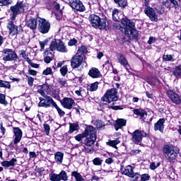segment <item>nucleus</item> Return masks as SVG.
Returning <instances> with one entry per match:
<instances>
[{
	"label": "nucleus",
	"mask_w": 181,
	"mask_h": 181,
	"mask_svg": "<svg viewBox=\"0 0 181 181\" xmlns=\"http://www.w3.org/2000/svg\"><path fill=\"white\" fill-rule=\"evenodd\" d=\"M83 138H86L85 140V152L86 153H94V142L97 139V134H95V128L93 126L86 127L83 134H79L75 136L76 141L80 142Z\"/></svg>",
	"instance_id": "f257e3e1"
},
{
	"label": "nucleus",
	"mask_w": 181,
	"mask_h": 181,
	"mask_svg": "<svg viewBox=\"0 0 181 181\" xmlns=\"http://www.w3.org/2000/svg\"><path fill=\"white\" fill-rule=\"evenodd\" d=\"M122 25H124V35L129 39H136L138 37V31L135 28V23L131 20L125 18L122 20Z\"/></svg>",
	"instance_id": "f03ea898"
},
{
	"label": "nucleus",
	"mask_w": 181,
	"mask_h": 181,
	"mask_svg": "<svg viewBox=\"0 0 181 181\" xmlns=\"http://www.w3.org/2000/svg\"><path fill=\"white\" fill-rule=\"evenodd\" d=\"M163 152L168 160L170 163H173L176 160V158H177L180 150L179 148L175 147V146L172 144H166L163 148Z\"/></svg>",
	"instance_id": "7ed1b4c3"
},
{
	"label": "nucleus",
	"mask_w": 181,
	"mask_h": 181,
	"mask_svg": "<svg viewBox=\"0 0 181 181\" xmlns=\"http://www.w3.org/2000/svg\"><path fill=\"white\" fill-rule=\"evenodd\" d=\"M89 22H90L91 26L95 28V29L104 30L107 28V21L104 13H102L100 16L91 14L89 16Z\"/></svg>",
	"instance_id": "20e7f679"
},
{
	"label": "nucleus",
	"mask_w": 181,
	"mask_h": 181,
	"mask_svg": "<svg viewBox=\"0 0 181 181\" xmlns=\"http://www.w3.org/2000/svg\"><path fill=\"white\" fill-rule=\"evenodd\" d=\"M49 49L51 52H54V50H57L60 53H67L69 52V49H67V47L64 42L59 39H53L52 40L49 45Z\"/></svg>",
	"instance_id": "39448f33"
},
{
	"label": "nucleus",
	"mask_w": 181,
	"mask_h": 181,
	"mask_svg": "<svg viewBox=\"0 0 181 181\" xmlns=\"http://www.w3.org/2000/svg\"><path fill=\"white\" fill-rule=\"evenodd\" d=\"M40 95L42 97L39 98L40 103H38V107H44V108H49V107H54L56 105V102L53 98L49 95H47L46 93L40 91Z\"/></svg>",
	"instance_id": "423d86ee"
},
{
	"label": "nucleus",
	"mask_w": 181,
	"mask_h": 181,
	"mask_svg": "<svg viewBox=\"0 0 181 181\" xmlns=\"http://www.w3.org/2000/svg\"><path fill=\"white\" fill-rule=\"evenodd\" d=\"M4 62H18V54L12 49L5 48L3 49Z\"/></svg>",
	"instance_id": "0eeeda50"
},
{
	"label": "nucleus",
	"mask_w": 181,
	"mask_h": 181,
	"mask_svg": "<svg viewBox=\"0 0 181 181\" xmlns=\"http://www.w3.org/2000/svg\"><path fill=\"white\" fill-rule=\"evenodd\" d=\"M117 93L118 90L116 88H112L107 90L102 98L103 101L108 103H112V101H117L118 100Z\"/></svg>",
	"instance_id": "6e6552de"
},
{
	"label": "nucleus",
	"mask_w": 181,
	"mask_h": 181,
	"mask_svg": "<svg viewBox=\"0 0 181 181\" xmlns=\"http://www.w3.org/2000/svg\"><path fill=\"white\" fill-rule=\"evenodd\" d=\"M23 8H25V4H23V1H18L15 6L10 7V10L12 12L11 21H15V19H16V16H18L21 12H23Z\"/></svg>",
	"instance_id": "1a4fd4ad"
},
{
	"label": "nucleus",
	"mask_w": 181,
	"mask_h": 181,
	"mask_svg": "<svg viewBox=\"0 0 181 181\" xmlns=\"http://www.w3.org/2000/svg\"><path fill=\"white\" fill-rule=\"evenodd\" d=\"M129 134L132 135V141L134 144H139V142L142 141V138H144V136H148V133L139 129L135 130L133 133L129 132Z\"/></svg>",
	"instance_id": "9d476101"
},
{
	"label": "nucleus",
	"mask_w": 181,
	"mask_h": 181,
	"mask_svg": "<svg viewBox=\"0 0 181 181\" xmlns=\"http://www.w3.org/2000/svg\"><path fill=\"white\" fill-rule=\"evenodd\" d=\"M49 180L51 181H68L69 176L67 175V173L64 170H62L60 173L57 174L54 173H49Z\"/></svg>",
	"instance_id": "9b49d317"
},
{
	"label": "nucleus",
	"mask_w": 181,
	"mask_h": 181,
	"mask_svg": "<svg viewBox=\"0 0 181 181\" xmlns=\"http://www.w3.org/2000/svg\"><path fill=\"white\" fill-rule=\"evenodd\" d=\"M38 30L41 33H49L50 23L46 19L38 18Z\"/></svg>",
	"instance_id": "f8f14e48"
},
{
	"label": "nucleus",
	"mask_w": 181,
	"mask_h": 181,
	"mask_svg": "<svg viewBox=\"0 0 181 181\" xmlns=\"http://www.w3.org/2000/svg\"><path fill=\"white\" fill-rule=\"evenodd\" d=\"M84 63V56L76 54L71 59V69H78Z\"/></svg>",
	"instance_id": "ddd939ff"
},
{
	"label": "nucleus",
	"mask_w": 181,
	"mask_h": 181,
	"mask_svg": "<svg viewBox=\"0 0 181 181\" xmlns=\"http://www.w3.org/2000/svg\"><path fill=\"white\" fill-rule=\"evenodd\" d=\"M166 95L168 98L173 103V104H176L177 105H179V104L181 103V99H180V95L179 94L176 93L173 90H168L166 91Z\"/></svg>",
	"instance_id": "4468645a"
},
{
	"label": "nucleus",
	"mask_w": 181,
	"mask_h": 181,
	"mask_svg": "<svg viewBox=\"0 0 181 181\" xmlns=\"http://www.w3.org/2000/svg\"><path fill=\"white\" fill-rule=\"evenodd\" d=\"M13 145H18V144H19L22 139V136L23 135V133L19 127H13Z\"/></svg>",
	"instance_id": "2eb2a0df"
},
{
	"label": "nucleus",
	"mask_w": 181,
	"mask_h": 181,
	"mask_svg": "<svg viewBox=\"0 0 181 181\" xmlns=\"http://www.w3.org/2000/svg\"><path fill=\"white\" fill-rule=\"evenodd\" d=\"M144 13H146V16L149 18L151 22H158V14H156V11H155L153 8H145Z\"/></svg>",
	"instance_id": "dca6fc26"
},
{
	"label": "nucleus",
	"mask_w": 181,
	"mask_h": 181,
	"mask_svg": "<svg viewBox=\"0 0 181 181\" xmlns=\"http://www.w3.org/2000/svg\"><path fill=\"white\" fill-rule=\"evenodd\" d=\"M60 103L64 108H66V110H71L74 104H76V102H74L73 98L66 97L60 100Z\"/></svg>",
	"instance_id": "f3484780"
},
{
	"label": "nucleus",
	"mask_w": 181,
	"mask_h": 181,
	"mask_svg": "<svg viewBox=\"0 0 181 181\" xmlns=\"http://www.w3.org/2000/svg\"><path fill=\"white\" fill-rule=\"evenodd\" d=\"M70 6L75 9L76 11H78L79 12H84L86 11V6L83 4V2L78 0H75L69 3Z\"/></svg>",
	"instance_id": "a211bd4d"
},
{
	"label": "nucleus",
	"mask_w": 181,
	"mask_h": 181,
	"mask_svg": "<svg viewBox=\"0 0 181 181\" xmlns=\"http://www.w3.org/2000/svg\"><path fill=\"white\" fill-rule=\"evenodd\" d=\"M117 59L119 62V63H120V64H122V66L123 67H124L126 69V70H127V71L129 70V64H128V60H127V58H125V57L121 54L119 53L117 56Z\"/></svg>",
	"instance_id": "6ab92c4d"
},
{
	"label": "nucleus",
	"mask_w": 181,
	"mask_h": 181,
	"mask_svg": "<svg viewBox=\"0 0 181 181\" xmlns=\"http://www.w3.org/2000/svg\"><path fill=\"white\" fill-rule=\"evenodd\" d=\"M165 129V119L161 118L154 124V131H159L161 134H163Z\"/></svg>",
	"instance_id": "aec40b11"
},
{
	"label": "nucleus",
	"mask_w": 181,
	"mask_h": 181,
	"mask_svg": "<svg viewBox=\"0 0 181 181\" xmlns=\"http://www.w3.org/2000/svg\"><path fill=\"white\" fill-rule=\"evenodd\" d=\"M13 21L14 20H11L7 25V28L9 30L11 36H15V35H18V26L13 24Z\"/></svg>",
	"instance_id": "412c9836"
},
{
	"label": "nucleus",
	"mask_w": 181,
	"mask_h": 181,
	"mask_svg": "<svg viewBox=\"0 0 181 181\" xmlns=\"http://www.w3.org/2000/svg\"><path fill=\"white\" fill-rule=\"evenodd\" d=\"M127 125V120L124 119H117L115 121V131H118V129H121L122 127H125Z\"/></svg>",
	"instance_id": "4be33fe9"
},
{
	"label": "nucleus",
	"mask_w": 181,
	"mask_h": 181,
	"mask_svg": "<svg viewBox=\"0 0 181 181\" xmlns=\"http://www.w3.org/2000/svg\"><path fill=\"white\" fill-rule=\"evenodd\" d=\"M37 22H39V18H31L27 22V26L32 30H35L37 28Z\"/></svg>",
	"instance_id": "5701e85b"
},
{
	"label": "nucleus",
	"mask_w": 181,
	"mask_h": 181,
	"mask_svg": "<svg viewBox=\"0 0 181 181\" xmlns=\"http://www.w3.org/2000/svg\"><path fill=\"white\" fill-rule=\"evenodd\" d=\"M63 158H64V153L62 152L58 151L54 153V160L58 165L63 163Z\"/></svg>",
	"instance_id": "b1692460"
},
{
	"label": "nucleus",
	"mask_w": 181,
	"mask_h": 181,
	"mask_svg": "<svg viewBox=\"0 0 181 181\" xmlns=\"http://www.w3.org/2000/svg\"><path fill=\"white\" fill-rule=\"evenodd\" d=\"M16 162H18V160L16 158H12L10 161L5 160L1 163V165L4 168H13L15 165H16Z\"/></svg>",
	"instance_id": "393cba45"
},
{
	"label": "nucleus",
	"mask_w": 181,
	"mask_h": 181,
	"mask_svg": "<svg viewBox=\"0 0 181 181\" xmlns=\"http://www.w3.org/2000/svg\"><path fill=\"white\" fill-rule=\"evenodd\" d=\"M133 111H134V114H135L136 115H139L140 118L143 119V121L148 116V113H146V111L144 110L136 109V110H134Z\"/></svg>",
	"instance_id": "a878e982"
},
{
	"label": "nucleus",
	"mask_w": 181,
	"mask_h": 181,
	"mask_svg": "<svg viewBox=\"0 0 181 181\" xmlns=\"http://www.w3.org/2000/svg\"><path fill=\"white\" fill-rule=\"evenodd\" d=\"M88 74L93 78H98V77L101 76V73H100V70H98V69L97 68H92L89 71Z\"/></svg>",
	"instance_id": "bb28decb"
},
{
	"label": "nucleus",
	"mask_w": 181,
	"mask_h": 181,
	"mask_svg": "<svg viewBox=\"0 0 181 181\" xmlns=\"http://www.w3.org/2000/svg\"><path fill=\"white\" fill-rule=\"evenodd\" d=\"M122 173L123 175L130 177V176H132V173H134V168L131 165H127L124 169L122 168Z\"/></svg>",
	"instance_id": "cd10ccee"
},
{
	"label": "nucleus",
	"mask_w": 181,
	"mask_h": 181,
	"mask_svg": "<svg viewBox=\"0 0 181 181\" xmlns=\"http://www.w3.org/2000/svg\"><path fill=\"white\" fill-rule=\"evenodd\" d=\"M40 91H42V93L45 92L47 93V94H50L52 91V86L49 84H43L42 86V88L38 90L39 94H40Z\"/></svg>",
	"instance_id": "c85d7f7f"
},
{
	"label": "nucleus",
	"mask_w": 181,
	"mask_h": 181,
	"mask_svg": "<svg viewBox=\"0 0 181 181\" xmlns=\"http://www.w3.org/2000/svg\"><path fill=\"white\" fill-rule=\"evenodd\" d=\"M71 176L72 177H74L76 181H84V178L83 177V175L80 174V173L77 171H73L71 174Z\"/></svg>",
	"instance_id": "c756f323"
},
{
	"label": "nucleus",
	"mask_w": 181,
	"mask_h": 181,
	"mask_svg": "<svg viewBox=\"0 0 181 181\" xmlns=\"http://www.w3.org/2000/svg\"><path fill=\"white\" fill-rule=\"evenodd\" d=\"M75 93L76 95H78L82 98L87 97V92L86 91V89L83 88H80L78 90H75Z\"/></svg>",
	"instance_id": "7c9ffc66"
},
{
	"label": "nucleus",
	"mask_w": 181,
	"mask_h": 181,
	"mask_svg": "<svg viewBox=\"0 0 181 181\" xmlns=\"http://www.w3.org/2000/svg\"><path fill=\"white\" fill-rule=\"evenodd\" d=\"M87 53V47L84 45L81 46V47L78 48L76 54H78L79 56H83Z\"/></svg>",
	"instance_id": "2f4dec72"
},
{
	"label": "nucleus",
	"mask_w": 181,
	"mask_h": 181,
	"mask_svg": "<svg viewBox=\"0 0 181 181\" xmlns=\"http://www.w3.org/2000/svg\"><path fill=\"white\" fill-rule=\"evenodd\" d=\"M119 13V11L117 8L113 9L112 11V19L115 21V22H119V16H118Z\"/></svg>",
	"instance_id": "473e14b6"
},
{
	"label": "nucleus",
	"mask_w": 181,
	"mask_h": 181,
	"mask_svg": "<svg viewBox=\"0 0 181 181\" xmlns=\"http://www.w3.org/2000/svg\"><path fill=\"white\" fill-rule=\"evenodd\" d=\"M115 3L117 4L120 8H127L128 6L127 0H114Z\"/></svg>",
	"instance_id": "72a5a7b5"
},
{
	"label": "nucleus",
	"mask_w": 181,
	"mask_h": 181,
	"mask_svg": "<svg viewBox=\"0 0 181 181\" xmlns=\"http://www.w3.org/2000/svg\"><path fill=\"white\" fill-rule=\"evenodd\" d=\"M119 139H117L115 140H110L106 143V145H108L109 146H112V148H117V146L118 144H119Z\"/></svg>",
	"instance_id": "f704fd0d"
},
{
	"label": "nucleus",
	"mask_w": 181,
	"mask_h": 181,
	"mask_svg": "<svg viewBox=\"0 0 181 181\" xmlns=\"http://www.w3.org/2000/svg\"><path fill=\"white\" fill-rule=\"evenodd\" d=\"M174 76L175 77H180L181 76V65L176 66L174 71H173Z\"/></svg>",
	"instance_id": "c9c22d12"
},
{
	"label": "nucleus",
	"mask_w": 181,
	"mask_h": 181,
	"mask_svg": "<svg viewBox=\"0 0 181 181\" xmlns=\"http://www.w3.org/2000/svg\"><path fill=\"white\" fill-rule=\"evenodd\" d=\"M0 87L4 88H11V83L6 81L0 80Z\"/></svg>",
	"instance_id": "e433bc0d"
},
{
	"label": "nucleus",
	"mask_w": 181,
	"mask_h": 181,
	"mask_svg": "<svg viewBox=\"0 0 181 181\" xmlns=\"http://www.w3.org/2000/svg\"><path fill=\"white\" fill-rule=\"evenodd\" d=\"M98 89V82H95L91 83L90 87L88 88L89 91H97Z\"/></svg>",
	"instance_id": "4c0bfd02"
},
{
	"label": "nucleus",
	"mask_w": 181,
	"mask_h": 181,
	"mask_svg": "<svg viewBox=\"0 0 181 181\" xmlns=\"http://www.w3.org/2000/svg\"><path fill=\"white\" fill-rule=\"evenodd\" d=\"M77 129H78V124L76 123L69 124V132L71 134H72V132H74V131H77Z\"/></svg>",
	"instance_id": "58836bf2"
},
{
	"label": "nucleus",
	"mask_w": 181,
	"mask_h": 181,
	"mask_svg": "<svg viewBox=\"0 0 181 181\" xmlns=\"http://www.w3.org/2000/svg\"><path fill=\"white\" fill-rule=\"evenodd\" d=\"M0 104L8 105V101H6V96L2 93H0Z\"/></svg>",
	"instance_id": "ea45409f"
},
{
	"label": "nucleus",
	"mask_w": 181,
	"mask_h": 181,
	"mask_svg": "<svg viewBox=\"0 0 181 181\" xmlns=\"http://www.w3.org/2000/svg\"><path fill=\"white\" fill-rule=\"evenodd\" d=\"M163 59L165 62H175V59L170 54H166L163 56Z\"/></svg>",
	"instance_id": "a19ab883"
},
{
	"label": "nucleus",
	"mask_w": 181,
	"mask_h": 181,
	"mask_svg": "<svg viewBox=\"0 0 181 181\" xmlns=\"http://www.w3.org/2000/svg\"><path fill=\"white\" fill-rule=\"evenodd\" d=\"M94 125L98 129H102V128H104V123H103L101 120H97L95 122Z\"/></svg>",
	"instance_id": "79ce46f5"
},
{
	"label": "nucleus",
	"mask_w": 181,
	"mask_h": 181,
	"mask_svg": "<svg viewBox=\"0 0 181 181\" xmlns=\"http://www.w3.org/2000/svg\"><path fill=\"white\" fill-rule=\"evenodd\" d=\"M93 163L95 166H100L103 163V160L100 158H95L93 160Z\"/></svg>",
	"instance_id": "37998d69"
},
{
	"label": "nucleus",
	"mask_w": 181,
	"mask_h": 181,
	"mask_svg": "<svg viewBox=\"0 0 181 181\" xmlns=\"http://www.w3.org/2000/svg\"><path fill=\"white\" fill-rule=\"evenodd\" d=\"M12 4V0H0V4L1 6H8Z\"/></svg>",
	"instance_id": "c03bdc74"
},
{
	"label": "nucleus",
	"mask_w": 181,
	"mask_h": 181,
	"mask_svg": "<svg viewBox=\"0 0 181 181\" xmlns=\"http://www.w3.org/2000/svg\"><path fill=\"white\" fill-rule=\"evenodd\" d=\"M54 108H56L58 114L60 115V117H64V114H66V112H64L63 111V110H62L60 107H59V106L57 105V103L55 104V106H54Z\"/></svg>",
	"instance_id": "a18cd8bd"
},
{
	"label": "nucleus",
	"mask_w": 181,
	"mask_h": 181,
	"mask_svg": "<svg viewBox=\"0 0 181 181\" xmlns=\"http://www.w3.org/2000/svg\"><path fill=\"white\" fill-rule=\"evenodd\" d=\"M42 74H44V76H49L50 74H53V71L52 70V68L47 67L43 71Z\"/></svg>",
	"instance_id": "49530a36"
},
{
	"label": "nucleus",
	"mask_w": 181,
	"mask_h": 181,
	"mask_svg": "<svg viewBox=\"0 0 181 181\" xmlns=\"http://www.w3.org/2000/svg\"><path fill=\"white\" fill-rule=\"evenodd\" d=\"M47 43H49V40L47 39L45 40L44 41H40V46L42 50L45 49V46H46Z\"/></svg>",
	"instance_id": "de8ad7c7"
},
{
	"label": "nucleus",
	"mask_w": 181,
	"mask_h": 181,
	"mask_svg": "<svg viewBox=\"0 0 181 181\" xmlns=\"http://www.w3.org/2000/svg\"><path fill=\"white\" fill-rule=\"evenodd\" d=\"M28 78V86H33V81H35V79L32 78V76L26 75L25 76Z\"/></svg>",
	"instance_id": "09e8293b"
},
{
	"label": "nucleus",
	"mask_w": 181,
	"mask_h": 181,
	"mask_svg": "<svg viewBox=\"0 0 181 181\" xmlns=\"http://www.w3.org/2000/svg\"><path fill=\"white\" fill-rule=\"evenodd\" d=\"M159 166H160V163H158L156 164L155 163H152L150 165V168L151 169V170H155V169H156L157 168H159Z\"/></svg>",
	"instance_id": "8fccbe9b"
},
{
	"label": "nucleus",
	"mask_w": 181,
	"mask_h": 181,
	"mask_svg": "<svg viewBox=\"0 0 181 181\" xmlns=\"http://www.w3.org/2000/svg\"><path fill=\"white\" fill-rule=\"evenodd\" d=\"M43 126L46 135H49L50 132V126H49L47 124H45Z\"/></svg>",
	"instance_id": "3c124183"
},
{
	"label": "nucleus",
	"mask_w": 181,
	"mask_h": 181,
	"mask_svg": "<svg viewBox=\"0 0 181 181\" xmlns=\"http://www.w3.org/2000/svg\"><path fill=\"white\" fill-rule=\"evenodd\" d=\"M67 66H62L60 69L61 74H62V76H66V74H67Z\"/></svg>",
	"instance_id": "603ef678"
},
{
	"label": "nucleus",
	"mask_w": 181,
	"mask_h": 181,
	"mask_svg": "<svg viewBox=\"0 0 181 181\" xmlns=\"http://www.w3.org/2000/svg\"><path fill=\"white\" fill-rule=\"evenodd\" d=\"M150 176L148 174H143L141 177V181H147L149 180Z\"/></svg>",
	"instance_id": "864d4df0"
},
{
	"label": "nucleus",
	"mask_w": 181,
	"mask_h": 181,
	"mask_svg": "<svg viewBox=\"0 0 181 181\" xmlns=\"http://www.w3.org/2000/svg\"><path fill=\"white\" fill-rule=\"evenodd\" d=\"M19 54L23 57V59H28V54H26V51L25 50H20Z\"/></svg>",
	"instance_id": "5fc2aeb1"
},
{
	"label": "nucleus",
	"mask_w": 181,
	"mask_h": 181,
	"mask_svg": "<svg viewBox=\"0 0 181 181\" xmlns=\"http://www.w3.org/2000/svg\"><path fill=\"white\" fill-rule=\"evenodd\" d=\"M139 176H140V175H139V173H132V176H130V177H132V179H134V181H136V180H138V179H139Z\"/></svg>",
	"instance_id": "6e6d98bb"
},
{
	"label": "nucleus",
	"mask_w": 181,
	"mask_h": 181,
	"mask_svg": "<svg viewBox=\"0 0 181 181\" xmlns=\"http://www.w3.org/2000/svg\"><path fill=\"white\" fill-rule=\"evenodd\" d=\"M156 42V38L153 36H151L149 40L147 41L148 45H152V43H155Z\"/></svg>",
	"instance_id": "4d7b16f0"
},
{
	"label": "nucleus",
	"mask_w": 181,
	"mask_h": 181,
	"mask_svg": "<svg viewBox=\"0 0 181 181\" xmlns=\"http://www.w3.org/2000/svg\"><path fill=\"white\" fill-rule=\"evenodd\" d=\"M76 45H77V40L76 39L70 40L68 42L69 46H76Z\"/></svg>",
	"instance_id": "13d9d810"
},
{
	"label": "nucleus",
	"mask_w": 181,
	"mask_h": 181,
	"mask_svg": "<svg viewBox=\"0 0 181 181\" xmlns=\"http://www.w3.org/2000/svg\"><path fill=\"white\" fill-rule=\"evenodd\" d=\"M159 84V80L157 78H153L151 81V86H158Z\"/></svg>",
	"instance_id": "bf43d9fd"
},
{
	"label": "nucleus",
	"mask_w": 181,
	"mask_h": 181,
	"mask_svg": "<svg viewBox=\"0 0 181 181\" xmlns=\"http://www.w3.org/2000/svg\"><path fill=\"white\" fill-rule=\"evenodd\" d=\"M44 56H46L47 57H49V58H51V59H53V57H54L53 53H52V52H49V51H46V52L44 53Z\"/></svg>",
	"instance_id": "052dcab7"
},
{
	"label": "nucleus",
	"mask_w": 181,
	"mask_h": 181,
	"mask_svg": "<svg viewBox=\"0 0 181 181\" xmlns=\"http://www.w3.org/2000/svg\"><path fill=\"white\" fill-rule=\"evenodd\" d=\"M54 16L56 17L57 21H60V19H62V11L54 13Z\"/></svg>",
	"instance_id": "680f3d73"
},
{
	"label": "nucleus",
	"mask_w": 181,
	"mask_h": 181,
	"mask_svg": "<svg viewBox=\"0 0 181 181\" xmlns=\"http://www.w3.org/2000/svg\"><path fill=\"white\" fill-rule=\"evenodd\" d=\"M0 129L2 135H5V132H6V129L4 127V124L1 122L0 124Z\"/></svg>",
	"instance_id": "e2e57ef3"
},
{
	"label": "nucleus",
	"mask_w": 181,
	"mask_h": 181,
	"mask_svg": "<svg viewBox=\"0 0 181 181\" xmlns=\"http://www.w3.org/2000/svg\"><path fill=\"white\" fill-rule=\"evenodd\" d=\"M169 1H170V4H172V5H173V6H175V8H177V6H179V3L177 2V1H176V0H169Z\"/></svg>",
	"instance_id": "0e129e2a"
},
{
	"label": "nucleus",
	"mask_w": 181,
	"mask_h": 181,
	"mask_svg": "<svg viewBox=\"0 0 181 181\" xmlns=\"http://www.w3.org/2000/svg\"><path fill=\"white\" fill-rule=\"evenodd\" d=\"M28 74L30 76H37V71L33 70V69H30L28 71Z\"/></svg>",
	"instance_id": "69168bd1"
},
{
	"label": "nucleus",
	"mask_w": 181,
	"mask_h": 181,
	"mask_svg": "<svg viewBox=\"0 0 181 181\" xmlns=\"http://www.w3.org/2000/svg\"><path fill=\"white\" fill-rule=\"evenodd\" d=\"M52 60H53L52 58H50L49 57H46V56H45L44 62H45V63L49 64V63H50V62H51Z\"/></svg>",
	"instance_id": "338daca9"
},
{
	"label": "nucleus",
	"mask_w": 181,
	"mask_h": 181,
	"mask_svg": "<svg viewBox=\"0 0 181 181\" xmlns=\"http://www.w3.org/2000/svg\"><path fill=\"white\" fill-rule=\"evenodd\" d=\"M105 163H107V165H111V163H113L114 160H112V158H108L105 160Z\"/></svg>",
	"instance_id": "774afa93"
}]
</instances>
